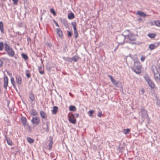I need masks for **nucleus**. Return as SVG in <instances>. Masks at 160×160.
Wrapping results in <instances>:
<instances>
[{"instance_id": "nucleus-1", "label": "nucleus", "mask_w": 160, "mask_h": 160, "mask_svg": "<svg viewBox=\"0 0 160 160\" xmlns=\"http://www.w3.org/2000/svg\"><path fill=\"white\" fill-rule=\"evenodd\" d=\"M134 62V65L131 68L132 71L137 74H139L141 72V68L142 66L141 65L140 62L138 58L133 59L131 58Z\"/></svg>"}, {"instance_id": "nucleus-2", "label": "nucleus", "mask_w": 160, "mask_h": 160, "mask_svg": "<svg viewBox=\"0 0 160 160\" xmlns=\"http://www.w3.org/2000/svg\"><path fill=\"white\" fill-rule=\"evenodd\" d=\"M4 49L8 54L11 56L13 57L15 54V52L9 46L7 43H4Z\"/></svg>"}, {"instance_id": "nucleus-3", "label": "nucleus", "mask_w": 160, "mask_h": 160, "mask_svg": "<svg viewBox=\"0 0 160 160\" xmlns=\"http://www.w3.org/2000/svg\"><path fill=\"white\" fill-rule=\"evenodd\" d=\"M126 38V35L123 34L118 35L116 38L117 41L119 45H123L124 44V41Z\"/></svg>"}, {"instance_id": "nucleus-4", "label": "nucleus", "mask_w": 160, "mask_h": 160, "mask_svg": "<svg viewBox=\"0 0 160 160\" xmlns=\"http://www.w3.org/2000/svg\"><path fill=\"white\" fill-rule=\"evenodd\" d=\"M144 78L147 82L149 86L151 89H153L155 88V84L153 81L150 79V77L147 75L144 76Z\"/></svg>"}, {"instance_id": "nucleus-5", "label": "nucleus", "mask_w": 160, "mask_h": 160, "mask_svg": "<svg viewBox=\"0 0 160 160\" xmlns=\"http://www.w3.org/2000/svg\"><path fill=\"white\" fill-rule=\"evenodd\" d=\"M126 39H128L129 41H135L136 39L135 35L131 32L126 35Z\"/></svg>"}, {"instance_id": "nucleus-6", "label": "nucleus", "mask_w": 160, "mask_h": 160, "mask_svg": "<svg viewBox=\"0 0 160 160\" xmlns=\"http://www.w3.org/2000/svg\"><path fill=\"white\" fill-rule=\"evenodd\" d=\"M43 122L42 123V128L43 129L46 130V132H47L49 131V124L50 122L48 121H47L46 122H44L42 120Z\"/></svg>"}, {"instance_id": "nucleus-7", "label": "nucleus", "mask_w": 160, "mask_h": 160, "mask_svg": "<svg viewBox=\"0 0 160 160\" xmlns=\"http://www.w3.org/2000/svg\"><path fill=\"white\" fill-rule=\"evenodd\" d=\"M40 121V118L39 117H35L32 118L31 122L33 124L38 125L39 124Z\"/></svg>"}, {"instance_id": "nucleus-8", "label": "nucleus", "mask_w": 160, "mask_h": 160, "mask_svg": "<svg viewBox=\"0 0 160 160\" xmlns=\"http://www.w3.org/2000/svg\"><path fill=\"white\" fill-rule=\"evenodd\" d=\"M141 113L142 115V118H144L147 117H148L147 111L143 108H141Z\"/></svg>"}, {"instance_id": "nucleus-9", "label": "nucleus", "mask_w": 160, "mask_h": 160, "mask_svg": "<svg viewBox=\"0 0 160 160\" xmlns=\"http://www.w3.org/2000/svg\"><path fill=\"white\" fill-rule=\"evenodd\" d=\"M154 79L156 82H159L160 81V74L158 71L156 72H154Z\"/></svg>"}, {"instance_id": "nucleus-10", "label": "nucleus", "mask_w": 160, "mask_h": 160, "mask_svg": "<svg viewBox=\"0 0 160 160\" xmlns=\"http://www.w3.org/2000/svg\"><path fill=\"white\" fill-rule=\"evenodd\" d=\"M4 85L3 87L5 89H7V87L8 84V79L7 76L4 75Z\"/></svg>"}, {"instance_id": "nucleus-11", "label": "nucleus", "mask_w": 160, "mask_h": 160, "mask_svg": "<svg viewBox=\"0 0 160 160\" xmlns=\"http://www.w3.org/2000/svg\"><path fill=\"white\" fill-rule=\"evenodd\" d=\"M74 114H71L69 117V121L72 124H75L76 122V120L74 119Z\"/></svg>"}, {"instance_id": "nucleus-12", "label": "nucleus", "mask_w": 160, "mask_h": 160, "mask_svg": "<svg viewBox=\"0 0 160 160\" xmlns=\"http://www.w3.org/2000/svg\"><path fill=\"white\" fill-rule=\"evenodd\" d=\"M16 80L17 83L19 85H20L22 82V79L21 76L17 75L16 77Z\"/></svg>"}, {"instance_id": "nucleus-13", "label": "nucleus", "mask_w": 160, "mask_h": 160, "mask_svg": "<svg viewBox=\"0 0 160 160\" xmlns=\"http://www.w3.org/2000/svg\"><path fill=\"white\" fill-rule=\"evenodd\" d=\"M5 138L7 141L8 144L9 145L12 146V142L10 138L8 137L7 135H5Z\"/></svg>"}, {"instance_id": "nucleus-14", "label": "nucleus", "mask_w": 160, "mask_h": 160, "mask_svg": "<svg viewBox=\"0 0 160 160\" xmlns=\"http://www.w3.org/2000/svg\"><path fill=\"white\" fill-rule=\"evenodd\" d=\"M56 30L59 36L61 38L63 36V33L61 29L60 28H58L56 29Z\"/></svg>"}, {"instance_id": "nucleus-15", "label": "nucleus", "mask_w": 160, "mask_h": 160, "mask_svg": "<svg viewBox=\"0 0 160 160\" xmlns=\"http://www.w3.org/2000/svg\"><path fill=\"white\" fill-rule=\"evenodd\" d=\"M137 15H139L141 17H145L146 16V13L143 12H141L140 11H138L136 13Z\"/></svg>"}, {"instance_id": "nucleus-16", "label": "nucleus", "mask_w": 160, "mask_h": 160, "mask_svg": "<svg viewBox=\"0 0 160 160\" xmlns=\"http://www.w3.org/2000/svg\"><path fill=\"white\" fill-rule=\"evenodd\" d=\"M72 61H73L75 62H77L80 59L78 55H75L73 56L72 58Z\"/></svg>"}, {"instance_id": "nucleus-17", "label": "nucleus", "mask_w": 160, "mask_h": 160, "mask_svg": "<svg viewBox=\"0 0 160 160\" xmlns=\"http://www.w3.org/2000/svg\"><path fill=\"white\" fill-rule=\"evenodd\" d=\"M31 115L32 116H36L38 114L37 112L35 109H32L30 111Z\"/></svg>"}, {"instance_id": "nucleus-18", "label": "nucleus", "mask_w": 160, "mask_h": 160, "mask_svg": "<svg viewBox=\"0 0 160 160\" xmlns=\"http://www.w3.org/2000/svg\"><path fill=\"white\" fill-rule=\"evenodd\" d=\"M21 120L22 125L24 126H25L27 122V119L25 117H22Z\"/></svg>"}, {"instance_id": "nucleus-19", "label": "nucleus", "mask_w": 160, "mask_h": 160, "mask_svg": "<svg viewBox=\"0 0 160 160\" xmlns=\"http://www.w3.org/2000/svg\"><path fill=\"white\" fill-rule=\"evenodd\" d=\"M75 17L74 15V14L71 12L68 14V18L70 20H71L73 19Z\"/></svg>"}, {"instance_id": "nucleus-20", "label": "nucleus", "mask_w": 160, "mask_h": 160, "mask_svg": "<svg viewBox=\"0 0 160 160\" xmlns=\"http://www.w3.org/2000/svg\"><path fill=\"white\" fill-rule=\"evenodd\" d=\"M108 76L110 78V80L112 82L114 85H116L117 84V83L116 81L113 78V77L112 76L110 75H108Z\"/></svg>"}, {"instance_id": "nucleus-21", "label": "nucleus", "mask_w": 160, "mask_h": 160, "mask_svg": "<svg viewBox=\"0 0 160 160\" xmlns=\"http://www.w3.org/2000/svg\"><path fill=\"white\" fill-rule=\"evenodd\" d=\"M58 108L57 106H55L53 107L52 110V113L56 114L58 111Z\"/></svg>"}, {"instance_id": "nucleus-22", "label": "nucleus", "mask_w": 160, "mask_h": 160, "mask_svg": "<svg viewBox=\"0 0 160 160\" xmlns=\"http://www.w3.org/2000/svg\"><path fill=\"white\" fill-rule=\"evenodd\" d=\"M0 30L2 33H4L3 24L2 21H0Z\"/></svg>"}, {"instance_id": "nucleus-23", "label": "nucleus", "mask_w": 160, "mask_h": 160, "mask_svg": "<svg viewBox=\"0 0 160 160\" xmlns=\"http://www.w3.org/2000/svg\"><path fill=\"white\" fill-rule=\"evenodd\" d=\"M29 97L32 101H33L35 100V97L34 94L32 93V92L29 94Z\"/></svg>"}, {"instance_id": "nucleus-24", "label": "nucleus", "mask_w": 160, "mask_h": 160, "mask_svg": "<svg viewBox=\"0 0 160 160\" xmlns=\"http://www.w3.org/2000/svg\"><path fill=\"white\" fill-rule=\"evenodd\" d=\"M10 80H11V82L12 85V86H13V88L14 89H16L17 88L15 84L14 83V78L13 77L11 78Z\"/></svg>"}, {"instance_id": "nucleus-25", "label": "nucleus", "mask_w": 160, "mask_h": 160, "mask_svg": "<svg viewBox=\"0 0 160 160\" xmlns=\"http://www.w3.org/2000/svg\"><path fill=\"white\" fill-rule=\"evenodd\" d=\"M40 114L41 117L43 119H45V118H47V116H46V114L45 113V112L42 111H41L40 112Z\"/></svg>"}, {"instance_id": "nucleus-26", "label": "nucleus", "mask_w": 160, "mask_h": 160, "mask_svg": "<svg viewBox=\"0 0 160 160\" xmlns=\"http://www.w3.org/2000/svg\"><path fill=\"white\" fill-rule=\"evenodd\" d=\"M157 46L154 44H150L149 45L148 47V48H149L150 50H152L154 49Z\"/></svg>"}, {"instance_id": "nucleus-27", "label": "nucleus", "mask_w": 160, "mask_h": 160, "mask_svg": "<svg viewBox=\"0 0 160 160\" xmlns=\"http://www.w3.org/2000/svg\"><path fill=\"white\" fill-rule=\"evenodd\" d=\"M69 110L71 111L74 112L76 110V107L73 105H70L69 107Z\"/></svg>"}, {"instance_id": "nucleus-28", "label": "nucleus", "mask_w": 160, "mask_h": 160, "mask_svg": "<svg viewBox=\"0 0 160 160\" xmlns=\"http://www.w3.org/2000/svg\"><path fill=\"white\" fill-rule=\"evenodd\" d=\"M53 144L52 140L50 139L49 140V142L48 143L49 149V150H51L52 148V145Z\"/></svg>"}, {"instance_id": "nucleus-29", "label": "nucleus", "mask_w": 160, "mask_h": 160, "mask_svg": "<svg viewBox=\"0 0 160 160\" xmlns=\"http://www.w3.org/2000/svg\"><path fill=\"white\" fill-rule=\"evenodd\" d=\"M27 140L28 141V142L30 143H33L34 142V140L31 138L29 137H28L27 138Z\"/></svg>"}, {"instance_id": "nucleus-30", "label": "nucleus", "mask_w": 160, "mask_h": 160, "mask_svg": "<svg viewBox=\"0 0 160 160\" xmlns=\"http://www.w3.org/2000/svg\"><path fill=\"white\" fill-rule=\"evenodd\" d=\"M148 36L150 38H154L155 37L156 35L153 33H150L148 34Z\"/></svg>"}, {"instance_id": "nucleus-31", "label": "nucleus", "mask_w": 160, "mask_h": 160, "mask_svg": "<svg viewBox=\"0 0 160 160\" xmlns=\"http://www.w3.org/2000/svg\"><path fill=\"white\" fill-rule=\"evenodd\" d=\"M21 55H22V57L25 60H27L28 58L27 55L25 53H22L21 54Z\"/></svg>"}, {"instance_id": "nucleus-32", "label": "nucleus", "mask_w": 160, "mask_h": 160, "mask_svg": "<svg viewBox=\"0 0 160 160\" xmlns=\"http://www.w3.org/2000/svg\"><path fill=\"white\" fill-rule=\"evenodd\" d=\"M94 112V111L92 110H90L88 112V113L89 114V116L90 117H92V114Z\"/></svg>"}, {"instance_id": "nucleus-33", "label": "nucleus", "mask_w": 160, "mask_h": 160, "mask_svg": "<svg viewBox=\"0 0 160 160\" xmlns=\"http://www.w3.org/2000/svg\"><path fill=\"white\" fill-rule=\"evenodd\" d=\"M123 131H125L124 132V134H127L129 133V132H130V130L129 128H127V129H124Z\"/></svg>"}, {"instance_id": "nucleus-34", "label": "nucleus", "mask_w": 160, "mask_h": 160, "mask_svg": "<svg viewBox=\"0 0 160 160\" xmlns=\"http://www.w3.org/2000/svg\"><path fill=\"white\" fill-rule=\"evenodd\" d=\"M154 23L156 26L160 27V20L155 21Z\"/></svg>"}, {"instance_id": "nucleus-35", "label": "nucleus", "mask_w": 160, "mask_h": 160, "mask_svg": "<svg viewBox=\"0 0 160 160\" xmlns=\"http://www.w3.org/2000/svg\"><path fill=\"white\" fill-rule=\"evenodd\" d=\"M4 46V44L3 42H0V51L2 50Z\"/></svg>"}, {"instance_id": "nucleus-36", "label": "nucleus", "mask_w": 160, "mask_h": 160, "mask_svg": "<svg viewBox=\"0 0 160 160\" xmlns=\"http://www.w3.org/2000/svg\"><path fill=\"white\" fill-rule=\"evenodd\" d=\"M50 12L53 15L55 16L56 15V12L53 9H51L50 10Z\"/></svg>"}, {"instance_id": "nucleus-37", "label": "nucleus", "mask_w": 160, "mask_h": 160, "mask_svg": "<svg viewBox=\"0 0 160 160\" xmlns=\"http://www.w3.org/2000/svg\"><path fill=\"white\" fill-rule=\"evenodd\" d=\"M146 57L144 55H142L141 58V60L142 62H143L144 61Z\"/></svg>"}, {"instance_id": "nucleus-38", "label": "nucleus", "mask_w": 160, "mask_h": 160, "mask_svg": "<svg viewBox=\"0 0 160 160\" xmlns=\"http://www.w3.org/2000/svg\"><path fill=\"white\" fill-rule=\"evenodd\" d=\"M71 24L72 26L73 27V28H76V23L75 22H72Z\"/></svg>"}, {"instance_id": "nucleus-39", "label": "nucleus", "mask_w": 160, "mask_h": 160, "mask_svg": "<svg viewBox=\"0 0 160 160\" xmlns=\"http://www.w3.org/2000/svg\"><path fill=\"white\" fill-rule=\"evenodd\" d=\"M67 32H68V37H71L72 36V32H70V31H67Z\"/></svg>"}, {"instance_id": "nucleus-40", "label": "nucleus", "mask_w": 160, "mask_h": 160, "mask_svg": "<svg viewBox=\"0 0 160 160\" xmlns=\"http://www.w3.org/2000/svg\"><path fill=\"white\" fill-rule=\"evenodd\" d=\"M67 61L70 62H71L72 61V58L67 57Z\"/></svg>"}, {"instance_id": "nucleus-41", "label": "nucleus", "mask_w": 160, "mask_h": 160, "mask_svg": "<svg viewBox=\"0 0 160 160\" xmlns=\"http://www.w3.org/2000/svg\"><path fill=\"white\" fill-rule=\"evenodd\" d=\"M13 4L14 5H17L18 2V0H12Z\"/></svg>"}, {"instance_id": "nucleus-42", "label": "nucleus", "mask_w": 160, "mask_h": 160, "mask_svg": "<svg viewBox=\"0 0 160 160\" xmlns=\"http://www.w3.org/2000/svg\"><path fill=\"white\" fill-rule=\"evenodd\" d=\"M74 37L75 38H77L78 36V32L74 33Z\"/></svg>"}, {"instance_id": "nucleus-43", "label": "nucleus", "mask_w": 160, "mask_h": 160, "mask_svg": "<svg viewBox=\"0 0 160 160\" xmlns=\"http://www.w3.org/2000/svg\"><path fill=\"white\" fill-rule=\"evenodd\" d=\"M102 115V112H98L97 116L99 117H100Z\"/></svg>"}, {"instance_id": "nucleus-44", "label": "nucleus", "mask_w": 160, "mask_h": 160, "mask_svg": "<svg viewBox=\"0 0 160 160\" xmlns=\"http://www.w3.org/2000/svg\"><path fill=\"white\" fill-rule=\"evenodd\" d=\"M53 21L54 22V23L56 25V26H57L58 27H59V25H58V23L55 20H53Z\"/></svg>"}, {"instance_id": "nucleus-45", "label": "nucleus", "mask_w": 160, "mask_h": 160, "mask_svg": "<svg viewBox=\"0 0 160 160\" xmlns=\"http://www.w3.org/2000/svg\"><path fill=\"white\" fill-rule=\"evenodd\" d=\"M26 75L28 78H29L31 76V74L29 73H27L26 74Z\"/></svg>"}, {"instance_id": "nucleus-46", "label": "nucleus", "mask_w": 160, "mask_h": 160, "mask_svg": "<svg viewBox=\"0 0 160 160\" xmlns=\"http://www.w3.org/2000/svg\"><path fill=\"white\" fill-rule=\"evenodd\" d=\"M141 91L142 92V94H143L145 92V90L143 88H142L141 90Z\"/></svg>"}, {"instance_id": "nucleus-47", "label": "nucleus", "mask_w": 160, "mask_h": 160, "mask_svg": "<svg viewBox=\"0 0 160 160\" xmlns=\"http://www.w3.org/2000/svg\"><path fill=\"white\" fill-rule=\"evenodd\" d=\"M39 72L41 74H43L44 73V71H42V70H39Z\"/></svg>"}, {"instance_id": "nucleus-48", "label": "nucleus", "mask_w": 160, "mask_h": 160, "mask_svg": "<svg viewBox=\"0 0 160 160\" xmlns=\"http://www.w3.org/2000/svg\"><path fill=\"white\" fill-rule=\"evenodd\" d=\"M73 30H74V33L78 32L76 28H74Z\"/></svg>"}, {"instance_id": "nucleus-49", "label": "nucleus", "mask_w": 160, "mask_h": 160, "mask_svg": "<svg viewBox=\"0 0 160 160\" xmlns=\"http://www.w3.org/2000/svg\"><path fill=\"white\" fill-rule=\"evenodd\" d=\"M3 63V61L1 60H0V67L2 66Z\"/></svg>"}, {"instance_id": "nucleus-50", "label": "nucleus", "mask_w": 160, "mask_h": 160, "mask_svg": "<svg viewBox=\"0 0 160 160\" xmlns=\"http://www.w3.org/2000/svg\"><path fill=\"white\" fill-rule=\"evenodd\" d=\"M62 58L65 61H67V58H66L65 57H62Z\"/></svg>"}, {"instance_id": "nucleus-51", "label": "nucleus", "mask_w": 160, "mask_h": 160, "mask_svg": "<svg viewBox=\"0 0 160 160\" xmlns=\"http://www.w3.org/2000/svg\"><path fill=\"white\" fill-rule=\"evenodd\" d=\"M7 74L9 76H10L12 75V73L9 72H7Z\"/></svg>"}, {"instance_id": "nucleus-52", "label": "nucleus", "mask_w": 160, "mask_h": 160, "mask_svg": "<svg viewBox=\"0 0 160 160\" xmlns=\"http://www.w3.org/2000/svg\"><path fill=\"white\" fill-rule=\"evenodd\" d=\"M76 118H78V114H76Z\"/></svg>"}, {"instance_id": "nucleus-53", "label": "nucleus", "mask_w": 160, "mask_h": 160, "mask_svg": "<svg viewBox=\"0 0 160 160\" xmlns=\"http://www.w3.org/2000/svg\"><path fill=\"white\" fill-rule=\"evenodd\" d=\"M69 95H70L71 96H72V94H71V92H70V93H69Z\"/></svg>"}, {"instance_id": "nucleus-54", "label": "nucleus", "mask_w": 160, "mask_h": 160, "mask_svg": "<svg viewBox=\"0 0 160 160\" xmlns=\"http://www.w3.org/2000/svg\"><path fill=\"white\" fill-rule=\"evenodd\" d=\"M39 70H40V69H42V67H39Z\"/></svg>"}, {"instance_id": "nucleus-55", "label": "nucleus", "mask_w": 160, "mask_h": 160, "mask_svg": "<svg viewBox=\"0 0 160 160\" xmlns=\"http://www.w3.org/2000/svg\"><path fill=\"white\" fill-rule=\"evenodd\" d=\"M117 48H116L114 49V51H115L116 50V49H117Z\"/></svg>"}, {"instance_id": "nucleus-56", "label": "nucleus", "mask_w": 160, "mask_h": 160, "mask_svg": "<svg viewBox=\"0 0 160 160\" xmlns=\"http://www.w3.org/2000/svg\"><path fill=\"white\" fill-rule=\"evenodd\" d=\"M117 48H116L114 49V51H115L116 50V49H117Z\"/></svg>"}, {"instance_id": "nucleus-57", "label": "nucleus", "mask_w": 160, "mask_h": 160, "mask_svg": "<svg viewBox=\"0 0 160 160\" xmlns=\"http://www.w3.org/2000/svg\"><path fill=\"white\" fill-rule=\"evenodd\" d=\"M117 48H116L114 49V51H115L116 50V49H117Z\"/></svg>"}, {"instance_id": "nucleus-58", "label": "nucleus", "mask_w": 160, "mask_h": 160, "mask_svg": "<svg viewBox=\"0 0 160 160\" xmlns=\"http://www.w3.org/2000/svg\"><path fill=\"white\" fill-rule=\"evenodd\" d=\"M138 20H141V19H140V18H139Z\"/></svg>"}, {"instance_id": "nucleus-59", "label": "nucleus", "mask_w": 160, "mask_h": 160, "mask_svg": "<svg viewBox=\"0 0 160 160\" xmlns=\"http://www.w3.org/2000/svg\"><path fill=\"white\" fill-rule=\"evenodd\" d=\"M127 31H128V32L129 31L128 30H127Z\"/></svg>"}, {"instance_id": "nucleus-60", "label": "nucleus", "mask_w": 160, "mask_h": 160, "mask_svg": "<svg viewBox=\"0 0 160 160\" xmlns=\"http://www.w3.org/2000/svg\"><path fill=\"white\" fill-rule=\"evenodd\" d=\"M131 56V55H129V56H130V57H131V56Z\"/></svg>"}, {"instance_id": "nucleus-61", "label": "nucleus", "mask_w": 160, "mask_h": 160, "mask_svg": "<svg viewBox=\"0 0 160 160\" xmlns=\"http://www.w3.org/2000/svg\"><path fill=\"white\" fill-rule=\"evenodd\" d=\"M131 56V55H129V56H130V57H131V56Z\"/></svg>"}, {"instance_id": "nucleus-62", "label": "nucleus", "mask_w": 160, "mask_h": 160, "mask_svg": "<svg viewBox=\"0 0 160 160\" xmlns=\"http://www.w3.org/2000/svg\"><path fill=\"white\" fill-rule=\"evenodd\" d=\"M131 56V55H129V56H130V57H131V56Z\"/></svg>"}, {"instance_id": "nucleus-63", "label": "nucleus", "mask_w": 160, "mask_h": 160, "mask_svg": "<svg viewBox=\"0 0 160 160\" xmlns=\"http://www.w3.org/2000/svg\"><path fill=\"white\" fill-rule=\"evenodd\" d=\"M56 160V159H54L53 160Z\"/></svg>"}, {"instance_id": "nucleus-64", "label": "nucleus", "mask_w": 160, "mask_h": 160, "mask_svg": "<svg viewBox=\"0 0 160 160\" xmlns=\"http://www.w3.org/2000/svg\"><path fill=\"white\" fill-rule=\"evenodd\" d=\"M158 46V45H157V46Z\"/></svg>"}]
</instances>
